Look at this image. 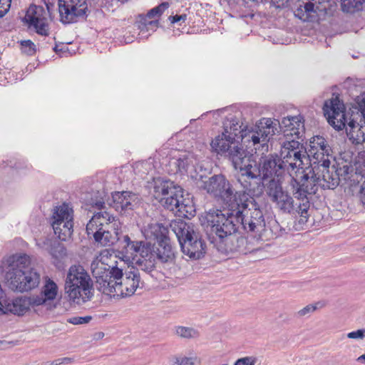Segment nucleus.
Wrapping results in <instances>:
<instances>
[{
    "instance_id": "58",
    "label": "nucleus",
    "mask_w": 365,
    "mask_h": 365,
    "mask_svg": "<svg viewBox=\"0 0 365 365\" xmlns=\"http://www.w3.org/2000/svg\"><path fill=\"white\" fill-rule=\"evenodd\" d=\"M159 22L158 20H153V21H149L148 22V27L154 26V27H158Z\"/></svg>"
},
{
    "instance_id": "48",
    "label": "nucleus",
    "mask_w": 365,
    "mask_h": 365,
    "mask_svg": "<svg viewBox=\"0 0 365 365\" xmlns=\"http://www.w3.org/2000/svg\"><path fill=\"white\" fill-rule=\"evenodd\" d=\"M176 363L179 365H194L192 359L189 357L177 358Z\"/></svg>"
},
{
    "instance_id": "47",
    "label": "nucleus",
    "mask_w": 365,
    "mask_h": 365,
    "mask_svg": "<svg viewBox=\"0 0 365 365\" xmlns=\"http://www.w3.org/2000/svg\"><path fill=\"white\" fill-rule=\"evenodd\" d=\"M257 362V358L253 356H245L238 359L234 365H255Z\"/></svg>"
},
{
    "instance_id": "23",
    "label": "nucleus",
    "mask_w": 365,
    "mask_h": 365,
    "mask_svg": "<svg viewBox=\"0 0 365 365\" xmlns=\"http://www.w3.org/2000/svg\"><path fill=\"white\" fill-rule=\"evenodd\" d=\"M154 246L150 242L145 241L144 246L140 248L143 249L140 256L135 259V264L146 273L151 272L155 268V250Z\"/></svg>"
},
{
    "instance_id": "31",
    "label": "nucleus",
    "mask_w": 365,
    "mask_h": 365,
    "mask_svg": "<svg viewBox=\"0 0 365 365\" xmlns=\"http://www.w3.org/2000/svg\"><path fill=\"white\" fill-rule=\"evenodd\" d=\"M31 304L30 298L21 297L8 302L6 304V312H9L14 314L22 315L26 312Z\"/></svg>"
},
{
    "instance_id": "12",
    "label": "nucleus",
    "mask_w": 365,
    "mask_h": 365,
    "mask_svg": "<svg viewBox=\"0 0 365 365\" xmlns=\"http://www.w3.org/2000/svg\"><path fill=\"white\" fill-rule=\"evenodd\" d=\"M280 158L288 173L295 168L304 169V160H308L307 150L303 144L295 138L287 140L283 143Z\"/></svg>"
},
{
    "instance_id": "3",
    "label": "nucleus",
    "mask_w": 365,
    "mask_h": 365,
    "mask_svg": "<svg viewBox=\"0 0 365 365\" xmlns=\"http://www.w3.org/2000/svg\"><path fill=\"white\" fill-rule=\"evenodd\" d=\"M245 192H235V202L230 207L235 212L239 227L246 232H260L265 227V220L255 197Z\"/></svg>"
},
{
    "instance_id": "35",
    "label": "nucleus",
    "mask_w": 365,
    "mask_h": 365,
    "mask_svg": "<svg viewBox=\"0 0 365 365\" xmlns=\"http://www.w3.org/2000/svg\"><path fill=\"white\" fill-rule=\"evenodd\" d=\"M224 127V133L235 136V139H237L239 140L240 135V130H243L245 125L243 123L240 124L237 119L232 118L230 120H228L225 123Z\"/></svg>"
},
{
    "instance_id": "18",
    "label": "nucleus",
    "mask_w": 365,
    "mask_h": 365,
    "mask_svg": "<svg viewBox=\"0 0 365 365\" xmlns=\"http://www.w3.org/2000/svg\"><path fill=\"white\" fill-rule=\"evenodd\" d=\"M25 20L29 27H34L37 34L41 36L48 35V24L46 11L41 6L31 5L28 9Z\"/></svg>"
},
{
    "instance_id": "26",
    "label": "nucleus",
    "mask_w": 365,
    "mask_h": 365,
    "mask_svg": "<svg viewBox=\"0 0 365 365\" xmlns=\"http://www.w3.org/2000/svg\"><path fill=\"white\" fill-rule=\"evenodd\" d=\"M221 243L223 244L224 250L227 253L246 254L249 251L247 238L237 235V233L232 234V237L225 239Z\"/></svg>"
},
{
    "instance_id": "13",
    "label": "nucleus",
    "mask_w": 365,
    "mask_h": 365,
    "mask_svg": "<svg viewBox=\"0 0 365 365\" xmlns=\"http://www.w3.org/2000/svg\"><path fill=\"white\" fill-rule=\"evenodd\" d=\"M51 225L56 237L66 242L71 238L73 232V210L63 203L54 209Z\"/></svg>"
},
{
    "instance_id": "21",
    "label": "nucleus",
    "mask_w": 365,
    "mask_h": 365,
    "mask_svg": "<svg viewBox=\"0 0 365 365\" xmlns=\"http://www.w3.org/2000/svg\"><path fill=\"white\" fill-rule=\"evenodd\" d=\"M71 279H66L64 291L68 300L78 305L83 304L90 301L93 296V286H86L83 289L81 285L71 282Z\"/></svg>"
},
{
    "instance_id": "9",
    "label": "nucleus",
    "mask_w": 365,
    "mask_h": 365,
    "mask_svg": "<svg viewBox=\"0 0 365 365\" xmlns=\"http://www.w3.org/2000/svg\"><path fill=\"white\" fill-rule=\"evenodd\" d=\"M276 126L277 123L271 118H262L255 126L245 125L243 130H240L239 141L251 150L261 149L267 151V143L274 135Z\"/></svg>"
},
{
    "instance_id": "30",
    "label": "nucleus",
    "mask_w": 365,
    "mask_h": 365,
    "mask_svg": "<svg viewBox=\"0 0 365 365\" xmlns=\"http://www.w3.org/2000/svg\"><path fill=\"white\" fill-rule=\"evenodd\" d=\"M145 241L132 240L128 235H123L121 241V246L125 255L132 257L135 262L136 258H139L141 254L140 249L144 246Z\"/></svg>"
},
{
    "instance_id": "46",
    "label": "nucleus",
    "mask_w": 365,
    "mask_h": 365,
    "mask_svg": "<svg viewBox=\"0 0 365 365\" xmlns=\"http://www.w3.org/2000/svg\"><path fill=\"white\" fill-rule=\"evenodd\" d=\"M92 319V317L91 316H85V317H72L67 319V322L72 324H85L90 322V321Z\"/></svg>"
},
{
    "instance_id": "57",
    "label": "nucleus",
    "mask_w": 365,
    "mask_h": 365,
    "mask_svg": "<svg viewBox=\"0 0 365 365\" xmlns=\"http://www.w3.org/2000/svg\"><path fill=\"white\" fill-rule=\"evenodd\" d=\"M61 364H71L73 361V359L71 357L61 358Z\"/></svg>"
},
{
    "instance_id": "44",
    "label": "nucleus",
    "mask_w": 365,
    "mask_h": 365,
    "mask_svg": "<svg viewBox=\"0 0 365 365\" xmlns=\"http://www.w3.org/2000/svg\"><path fill=\"white\" fill-rule=\"evenodd\" d=\"M346 338L355 340H364L365 339V329H358L356 331L349 332L346 335L342 334L339 339L344 340Z\"/></svg>"
},
{
    "instance_id": "5",
    "label": "nucleus",
    "mask_w": 365,
    "mask_h": 365,
    "mask_svg": "<svg viewBox=\"0 0 365 365\" xmlns=\"http://www.w3.org/2000/svg\"><path fill=\"white\" fill-rule=\"evenodd\" d=\"M9 287L19 292H29L40 283V274L31 266L26 255L14 256L6 273Z\"/></svg>"
},
{
    "instance_id": "7",
    "label": "nucleus",
    "mask_w": 365,
    "mask_h": 365,
    "mask_svg": "<svg viewBox=\"0 0 365 365\" xmlns=\"http://www.w3.org/2000/svg\"><path fill=\"white\" fill-rule=\"evenodd\" d=\"M170 228L178 238L184 255L195 259L203 256L206 245L192 223L173 220L170 223Z\"/></svg>"
},
{
    "instance_id": "22",
    "label": "nucleus",
    "mask_w": 365,
    "mask_h": 365,
    "mask_svg": "<svg viewBox=\"0 0 365 365\" xmlns=\"http://www.w3.org/2000/svg\"><path fill=\"white\" fill-rule=\"evenodd\" d=\"M320 187L324 189H334L340 182L339 176L341 175V168L335 165L328 164L325 168L320 166Z\"/></svg>"
},
{
    "instance_id": "56",
    "label": "nucleus",
    "mask_w": 365,
    "mask_h": 365,
    "mask_svg": "<svg viewBox=\"0 0 365 365\" xmlns=\"http://www.w3.org/2000/svg\"><path fill=\"white\" fill-rule=\"evenodd\" d=\"M46 365H60V364H61V358H59V359H55V360L51 361H47L46 363Z\"/></svg>"
},
{
    "instance_id": "17",
    "label": "nucleus",
    "mask_w": 365,
    "mask_h": 365,
    "mask_svg": "<svg viewBox=\"0 0 365 365\" xmlns=\"http://www.w3.org/2000/svg\"><path fill=\"white\" fill-rule=\"evenodd\" d=\"M211 146L217 154L227 157L232 162V156L238 155V153H241L244 150L239 146V140L235 139V136L223 132L212 140Z\"/></svg>"
},
{
    "instance_id": "61",
    "label": "nucleus",
    "mask_w": 365,
    "mask_h": 365,
    "mask_svg": "<svg viewBox=\"0 0 365 365\" xmlns=\"http://www.w3.org/2000/svg\"><path fill=\"white\" fill-rule=\"evenodd\" d=\"M6 12H7V9H5L4 11H0V18L4 16Z\"/></svg>"
},
{
    "instance_id": "28",
    "label": "nucleus",
    "mask_w": 365,
    "mask_h": 365,
    "mask_svg": "<svg viewBox=\"0 0 365 365\" xmlns=\"http://www.w3.org/2000/svg\"><path fill=\"white\" fill-rule=\"evenodd\" d=\"M168 229L160 223L149 224L144 230V235L147 240L156 241L157 243L160 240L169 238Z\"/></svg>"
},
{
    "instance_id": "19",
    "label": "nucleus",
    "mask_w": 365,
    "mask_h": 365,
    "mask_svg": "<svg viewBox=\"0 0 365 365\" xmlns=\"http://www.w3.org/2000/svg\"><path fill=\"white\" fill-rule=\"evenodd\" d=\"M259 160L262 181L268 178L273 179L274 176H282L287 172V169L284 167L281 158L277 155H262L259 158Z\"/></svg>"
},
{
    "instance_id": "29",
    "label": "nucleus",
    "mask_w": 365,
    "mask_h": 365,
    "mask_svg": "<svg viewBox=\"0 0 365 365\" xmlns=\"http://www.w3.org/2000/svg\"><path fill=\"white\" fill-rule=\"evenodd\" d=\"M155 250V259L161 263H172L174 261L175 255L170 242V238L160 240L157 243Z\"/></svg>"
},
{
    "instance_id": "45",
    "label": "nucleus",
    "mask_w": 365,
    "mask_h": 365,
    "mask_svg": "<svg viewBox=\"0 0 365 365\" xmlns=\"http://www.w3.org/2000/svg\"><path fill=\"white\" fill-rule=\"evenodd\" d=\"M23 52L27 55L31 56L36 51V46L31 40H24L21 41Z\"/></svg>"
},
{
    "instance_id": "49",
    "label": "nucleus",
    "mask_w": 365,
    "mask_h": 365,
    "mask_svg": "<svg viewBox=\"0 0 365 365\" xmlns=\"http://www.w3.org/2000/svg\"><path fill=\"white\" fill-rule=\"evenodd\" d=\"M271 2L277 9L284 8L287 6V0H271Z\"/></svg>"
},
{
    "instance_id": "32",
    "label": "nucleus",
    "mask_w": 365,
    "mask_h": 365,
    "mask_svg": "<svg viewBox=\"0 0 365 365\" xmlns=\"http://www.w3.org/2000/svg\"><path fill=\"white\" fill-rule=\"evenodd\" d=\"M57 293V284L51 279H48L42 290V294L44 297H37L34 300V303L40 305L45 303L46 300H53L56 298Z\"/></svg>"
},
{
    "instance_id": "15",
    "label": "nucleus",
    "mask_w": 365,
    "mask_h": 365,
    "mask_svg": "<svg viewBox=\"0 0 365 365\" xmlns=\"http://www.w3.org/2000/svg\"><path fill=\"white\" fill-rule=\"evenodd\" d=\"M203 188L215 197L221 199L231 207L235 202V192L222 175H215L204 182Z\"/></svg>"
},
{
    "instance_id": "39",
    "label": "nucleus",
    "mask_w": 365,
    "mask_h": 365,
    "mask_svg": "<svg viewBox=\"0 0 365 365\" xmlns=\"http://www.w3.org/2000/svg\"><path fill=\"white\" fill-rule=\"evenodd\" d=\"M49 253L56 259H61L66 256V247L58 242H54L50 245Z\"/></svg>"
},
{
    "instance_id": "36",
    "label": "nucleus",
    "mask_w": 365,
    "mask_h": 365,
    "mask_svg": "<svg viewBox=\"0 0 365 365\" xmlns=\"http://www.w3.org/2000/svg\"><path fill=\"white\" fill-rule=\"evenodd\" d=\"M180 201L179 207H178L175 210H173V212L182 217L189 218L191 216H194L195 210L194 209L193 205L190 204V200L185 199L184 197H182V200Z\"/></svg>"
},
{
    "instance_id": "1",
    "label": "nucleus",
    "mask_w": 365,
    "mask_h": 365,
    "mask_svg": "<svg viewBox=\"0 0 365 365\" xmlns=\"http://www.w3.org/2000/svg\"><path fill=\"white\" fill-rule=\"evenodd\" d=\"M125 263L115 262V264L108 265L101 260H95L91 268L96 278L97 289L104 294L113 297H126L132 296L136 289L143 285L140 282L139 270L132 267L123 274V266Z\"/></svg>"
},
{
    "instance_id": "51",
    "label": "nucleus",
    "mask_w": 365,
    "mask_h": 365,
    "mask_svg": "<svg viewBox=\"0 0 365 365\" xmlns=\"http://www.w3.org/2000/svg\"><path fill=\"white\" fill-rule=\"evenodd\" d=\"M185 15H175L170 16L169 19L172 24H175L180 21L181 19L185 20Z\"/></svg>"
},
{
    "instance_id": "40",
    "label": "nucleus",
    "mask_w": 365,
    "mask_h": 365,
    "mask_svg": "<svg viewBox=\"0 0 365 365\" xmlns=\"http://www.w3.org/2000/svg\"><path fill=\"white\" fill-rule=\"evenodd\" d=\"M99 215H93L91 220L88 222L86 225V232L88 236H93L94 240H96V232L97 233H100L101 230L103 229V227H99L98 221Z\"/></svg>"
},
{
    "instance_id": "38",
    "label": "nucleus",
    "mask_w": 365,
    "mask_h": 365,
    "mask_svg": "<svg viewBox=\"0 0 365 365\" xmlns=\"http://www.w3.org/2000/svg\"><path fill=\"white\" fill-rule=\"evenodd\" d=\"M341 10L346 13H354L362 9L365 0H340Z\"/></svg>"
},
{
    "instance_id": "10",
    "label": "nucleus",
    "mask_w": 365,
    "mask_h": 365,
    "mask_svg": "<svg viewBox=\"0 0 365 365\" xmlns=\"http://www.w3.org/2000/svg\"><path fill=\"white\" fill-rule=\"evenodd\" d=\"M266 192L274 207L283 214H298L297 222L304 225L307 222H301L302 213L299 210V200L284 190L279 180L271 179L267 184Z\"/></svg>"
},
{
    "instance_id": "11",
    "label": "nucleus",
    "mask_w": 365,
    "mask_h": 365,
    "mask_svg": "<svg viewBox=\"0 0 365 365\" xmlns=\"http://www.w3.org/2000/svg\"><path fill=\"white\" fill-rule=\"evenodd\" d=\"M153 189L155 199L165 209L172 212L179 207L180 200H182V189L170 180H157Z\"/></svg>"
},
{
    "instance_id": "14",
    "label": "nucleus",
    "mask_w": 365,
    "mask_h": 365,
    "mask_svg": "<svg viewBox=\"0 0 365 365\" xmlns=\"http://www.w3.org/2000/svg\"><path fill=\"white\" fill-rule=\"evenodd\" d=\"M309 165L324 168L331 164L333 151L327 140L321 135H314L309 140V148L307 151Z\"/></svg>"
},
{
    "instance_id": "43",
    "label": "nucleus",
    "mask_w": 365,
    "mask_h": 365,
    "mask_svg": "<svg viewBox=\"0 0 365 365\" xmlns=\"http://www.w3.org/2000/svg\"><path fill=\"white\" fill-rule=\"evenodd\" d=\"M318 305H320V307H323L322 303L317 302L314 304H309L306 306L305 307L302 308V309L299 310L296 314L295 316L297 317H303L305 316H309L311 314L314 312L318 309Z\"/></svg>"
},
{
    "instance_id": "55",
    "label": "nucleus",
    "mask_w": 365,
    "mask_h": 365,
    "mask_svg": "<svg viewBox=\"0 0 365 365\" xmlns=\"http://www.w3.org/2000/svg\"><path fill=\"white\" fill-rule=\"evenodd\" d=\"M138 29L140 30V32L144 33L149 31V27L148 24H138Z\"/></svg>"
},
{
    "instance_id": "60",
    "label": "nucleus",
    "mask_w": 365,
    "mask_h": 365,
    "mask_svg": "<svg viewBox=\"0 0 365 365\" xmlns=\"http://www.w3.org/2000/svg\"><path fill=\"white\" fill-rule=\"evenodd\" d=\"M103 204H104V202H101V201H99V202H96V206H97L98 208H102V207H103Z\"/></svg>"
},
{
    "instance_id": "2",
    "label": "nucleus",
    "mask_w": 365,
    "mask_h": 365,
    "mask_svg": "<svg viewBox=\"0 0 365 365\" xmlns=\"http://www.w3.org/2000/svg\"><path fill=\"white\" fill-rule=\"evenodd\" d=\"M232 158L233 167L237 170L235 178L244 189L235 192L260 196L264 188L260 160H256L252 155L248 156L245 150Z\"/></svg>"
},
{
    "instance_id": "62",
    "label": "nucleus",
    "mask_w": 365,
    "mask_h": 365,
    "mask_svg": "<svg viewBox=\"0 0 365 365\" xmlns=\"http://www.w3.org/2000/svg\"><path fill=\"white\" fill-rule=\"evenodd\" d=\"M3 344H0V350H1V349H5L4 347H3V346H1V345H3Z\"/></svg>"
},
{
    "instance_id": "27",
    "label": "nucleus",
    "mask_w": 365,
    "mask_h": 365,
    "mask_svg": "<svg viewBox=\"0 0 365 365\" xmlns=\"http://www.w3.org/2000/svg\"><path fill=\"white\" fill-rule=\"evenodd\" d=\"M294 14L304 22H313L317 18V10L314 4L309 1H298Z\"/></svg>"
},
{
    "instance_id": "20",
    "label": "nucleus",
    "mask_w": 365,
    "mask_h": 365,
    "mask_svg": "<svg viewBox=\"0 0 365 365\" xmlns=\"http://www.w3.org/2000/svg\"><path fill=\"white\" fill-rule=\"evenodd\" d=\"M112 199L113 207L121 213L135 210L140 202L139 195L130 191L115 192Z\"/></svg>"
},
{
    "instance_id": "54",
    "label": "nucleus",
    "mask_w": 365,
    "mask_h": 365,
    "mask_svg": "<svg viewBox=\"0 0 365 365\" xmlns=\"http://www.w3.org/2000/svg\"><path fill=\"white\" fill-rule=\"evenodd\" d=\"M105 334L103 332L99 331L96 332L93 334V340L100 341L103 339Z\"/></svg>"
},
{
    "instance_id": "8",
    "label": "nucleus",
    "mask_w": 365,
    "mask_h": 365,
    "mask_svg": "<svg viewBox=\"0 0 365 365\" xmlns=\"http://www.w3.org/2000/svg\"><path fill=\"white\" fill-rule=\"evenodd\" d=\"M206 227L214 235L221 243L225 239L232 237V234L238 232L239 225L233 208L223 211L219 209H211L204 216Z\"/></svg>"
},
{
    "instance_id": "6",
    "label": "nucleus",
    "mask_w": 365,
    "mask_h": 365,
    "mask_svg": "<svg viewBox=\"0 0 365 365\" xmlns=\"http://www.w3.org/2000/svg\"><path fill=\"white\" fill-rule=\"evenodd\" d=\"M319 168L309 165L303 169L299 180L294 179L292 182V194L299 200V207L302 218L301 222H307L310 216V196L314 195L320 187Z\"/></svg>"
},
{
    "instance_id": "25",
    "label": "nucleus",
    "mask_w": 365,
    "mask_h": 365,
    "mask_svg": "<svg viewBox=\"0 0 365 365\" xmlns=\"http://www.w3.org/2000/svg\"><path fill=\"white\" fill-rule=\"evenodd\" d=\"M66 279H71V282L81 285L83 289H86V286H93V282L90 275L81 265L71 266Z\"/></svg>"
},
{
    "instance_id": "4",
    "label": "nucleus",
    "mask_w": 365,
    "mask_h": 365,
    "mask_svg": "<svg viewBox=\"0 0 365 365\" xmlns=\"http://www.w3.org/2000/svg\"><path fill=\"white\" fill-rule=\"evenodd\" d=\"M323 111L329 123L336 130H340L346 127L347 135L353 143L361 144L365 141V122L352 118H349L347 122L344 105L339 98L326 101Z\"/></svg>"
},
{
    "instance_id": "34",
    "label": "nucleus",
    "mask_w": 365,
    "mask_h": 365,
    "mask_svg": "<svg viewBox=\"0 0 365 365\" xmlns=\"http://www.w3.org/2000/svg\"><path fill=\"white\" fill-rule=\"evenodd\" d=\"M349 110L350 118L365 122V94L358 96Z\"/></svg>"
},
{
    "instance_id": "41",
    "label": "nucleus",
    "mask_w": 365,
    "mask_h": 365,
    "mask_svg": "<svg viewBox=\"0 0 365 365\" xmlns=\"http://www.w3.org/2000/svg\"><path fill=\"white\" fill-rule=\"evenodd\" d=\"M94 215H99L98 222L99 227L104 228L110 227V223L114 220L115 217L106 211H101L96 213Z\"/></svg>"
},
{
    "instance_id": "53",
    "label": "nucleus",
    "mask_w": 365,
    "mask_h": 365,
    "mask_svg": "<svg viewBox=\"0 0 365 365\" xmlns=\"http://www.w3.org/2000/svg\"><path fill=\"white\" fill-rule=\"evenodd\" d=\"M140 20L138 22V24H148V22L149 21L148 20V17L147 16V14L145 16L144 15H139Z\"/></svg>"
},
{
    "instance_id": "33",
    "label": "nucleus",
    "mask_w": 365,
    "mask_h": 365,
    "mask_svg": "<svg viewBox=\"0 0 365 365\" xmlns=\"http://www.w3.org/2000/svg\"><path fill=\"white\" fill-rule=\"evenodd\" d=\"M109 229L110 227H103L100 233H97L96 232V242L101 244L103 246L113 245L117 241H120V242L121 243L122 239L120 240L118 237V233L115 231H113V232L112 233L109 230Z\"/></svg>"
},
{
    "instance_id": "50",
    "label": "nucleus",
    "mask_w": 365,
    "mask_h": 365,
    "mask_svg": "<svg viewBox=\"0 0 365 365\" xmlns=\"http://www.w3.org/2000/svg\"><path fill=\"white\" fill-rule=\"evenodd\" d=\"M359 198L363 206L365 207V181L361 185V188L359 192Z\"/></svg>"
},
{
    "instance_id": "16",
    "label": "nucleus",
    "mask_w": 365,
    "mask_h": 365,
    "mask_svg": "<svg viewBox=\"0 0 365 365\" xmlns=\"http://www.w3.org/2000/svg\"><path fill=\"white\" fill-rule=\"evenodd\" d=\"M58 6L60 21L64 24L76 22L88 11L86 0H58Z\"/></svg>"
},
{
    "instance_id": "59",
    "label": "nucleus",
    "mask_w": 365,
    "mask_h": 365,
    "mask_svg": "<svg viewBox=\"0 0 365 365\" xmlns=\"http://www.w3.org/2000/svg\"><path fill=\"white\" fill-rule=\"evenodd\" d=\"M356 361H357L358 362L365 364V354H363V355H361V356H359V357L356 359Z\"/></svg>"
},
{
    "instance_id": "37",
    "label": "nucleus",
    "mask_w": 365,
    "mask_h": 365,
    "mask_svg": "<svg viewBox=\"0 0 365 365\" xmlns=\"http://www.w3.org/2000/svg\"><path fill=\"white\" fill-rule=\"evenodd\" d=\"M175 333L178 336L188 340H197L200 336L199 331L193 327L178 326L175 327Z\"/></svg>"
},
{
    "instance_id": "52",
    "label": "nucleus",
    "mask_w": 365,
    "mask_h": 365,
    "mask_svg": "<svg viewBox=\"0 0 365 365\" xmlns=\"http://www.w3.org/2000/svg\"><path fill=\"white\" fill-rule=\"evenodd\" d=\"M178 166L179 167V169L186 170L187 164L185 162V160L179 159L178 160Z\"/></svg>"
},
{
    "instance_id": "42",
    "label": "nucleus",
    "mask_w": 365,
    "mask_h": 365,
    "mask_svg": "<svg viewBox=\"0 0 365 365\" xmlns=\"http://www.w3.org/2000/svg\"><path fill=\"white\" fill-rule=\"evenodd\" d=\"M169 4L168 2H163L159 4L158 6L153 8L149 10L147 13V16L148 19H153L155 16H160L163 12L168 9Z\"/></svg>"
},
{
    "instance_id": "24",
    "label": "nucleus",
    "mask_w": 365,
    "mask_h": 365,
    "mask_svg": "<svg viewBox=\"0 0 365 365\" xmlns=\"http://www.w3.org/2000/svg\"><path fill=\"white\" fill-rule=\"evenodd\" d=\"M282 125L286 128L284 133L287 137L291 136L295 139H299L304 133V123L302 118L298 116L284 118Z\"/></svg>"
}]
</instances>
